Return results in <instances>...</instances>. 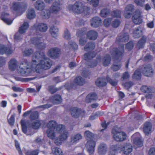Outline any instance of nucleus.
Returning <instances> with one entry per match:
<instances>
[{"instance_id":"nucleus-1","label":"nucleus","mask_w":155,"mask_h":155,"mask_svg":"<svg viewBox=\"0 0 155 155\" xmlns=\"http://www.w3.org/2000/svg\"><path fill=\"white\" fill-rule=\"evenodd\" d=\"M69 10H72L77 14L82 13L84 15H88L90 13V8L85 6L81 2H77L73 5H69L68 6Z\"/></svg>"},{"instance_id":"nucleus-2","label":"nucleus","mask_w":155,"mask_h":155,"mask_svg":"<svg viewBox=\"0 0 155 155\" xmlns=\"http://www.w3.org/2000/svg\"><path fill=\"white\" fill-rule=\"evenodd\" d=\"M52 64V61L49 58L44 60H41L38 63L31 65L32 68H34L35 71L38 73H40L42 69L47 70L49 69Z\"/></svg>"},{"instance_id":"nucleus-3","label":"nucleus","mask_w":155,"mask_h":155,"mask_svg":"<svg viewBox=\"0 0 155 155\" xmlns=\"http://www.w3.org/2000/svg\"><path fill=\"white\" fill-rule=\"evenodd\" d=\"M111 55L115 60L120 61L124 55V45L121 44L118 48H114L110 51Z\"/></svg>"},{"instance_id":"nucleus-4","label":"nucleus","mask_w":155,"mask_h":155,"mask_svg":"<svg viewBox=\"0 0 155 155\" xmlns=\"http://www.w3.org/2000/svg\"><path fill=\"white\" fill-rule=\"evenodd\" d=\"M57 125L56 123L53 121H50L48 123V129L46 133L48 137L51 139H53L55 137V130Z\"/></svg>"},{"instance_id":"nucleus-5","label":"nucleus","mask_w":155,"mask_h":155,"mask_svg":"<svg viewBox=\"0 0 155 155\" xmlns=\"http://www.w3.org/2000/svg\"><path fill=\"white\" fill-rule=\"evenodd\" d=\"M112 133L113 134L114 138L117 141H122L125 140L127 135L124 132H119L117 130V128L115 127L112 130Z\"/></svg>"},{"instance_id":"nucleus-6","label":"nucleus","mask_w":155,"mask_h":155,"mask_svg":"<svg viewBox=\"0 0 155 155\" xmlns=\"http://www.w3.org/2000/svg\"><path fill=\"white\" fill-rule=\"evenodd\" d=\"M48 58L44 52L42 51L36 52L33 56L31 65L36 63H38L41 60H44Z\"/></svg>"},{"instance_id":"nucleus-7","label":"nucleus","mask_w":155,"mask_h":155,"mask_svg":"<svg viewBox=\"0 0 155 155\" xmlns=\"http://www.w3.org/2000/svg\"><path fill=\"white\" fill-rule=\"evenodd\" d=\"M141 72L144 76L150 77L153 74V70L150 64L144 65L141 69Z\"/></svg>"},{"instance_id":"nucleus-8","label":"nucleus","mask_w":155,"mask_h":155,"mask_svg":"<svg viewBox=\"0 0 155 155\" xmlns=\"http://www.w3.org/2000/svg\"><path fill=\"white\" fill-rule=\"evenodd\" d=\"M61 7L59 2H55L50 7V12L54 14H57L61 11Z\"/></svg>"},{"instance_id":"nucleus-9","label":"nucleus","mask_w":155,"mask_h":155,"mask_svg":"<svg viewBox=\"0 0 155 155\" xmlns=\"http://www.w3.org/2000/svg\"><path fill=\"white\" fill-rule=\"evenodd\" d=\"M96 142L93 140H88L85 144V147L90 155L92 154L94 151Z\"/></svg>"},{"instance_id":"nucleus-10","label":"nucleus","mask_w":155,"mask_h":155,"mask_svg":"<svg viewBox=\"0 0 155 155\" xmlns=\"http://www.w3.org/2000/svg\"><path fill=\"white\" fill-rule=\"evenodd\" d=\"M60 50L58 48H53L50 49L48 52V54L51 58L56 59L59 57Z\"/></svg>"},{"instance_id":"nucleus-11","label":"nucleus","mask_w":155,"mask_h":155,"mask_svg":"<svg viewBox=\"0 0 155 155\" xmlns=\"http://www.w3.org/2000/svg\"><path fill=\"white\" fill-rule=\"evenodd\" d=\"M134 7L133 5L131 4L127 6L125 8L124 15L125 18H129L130 17L133 12L134 11Z\"/></svg>"},{"instance_id":"nucleus-12","label":"nucleus","mask_w":155,"mask_h":155,"mask_svg":"<svg viewBox=\"0 0 155 155\" xmlns=\"http://www.w3.org/2000/svg\"><path fill=\"white\" fill-rule=\"evenodd\" d=\"M133 22L136 24H139L142 23V20L140 16L139 11H136L132 17Z\"/></svg>"},{"instance_id":"nucleus-13","label":"nucleus","mask_w":155,"mask_h":155,"mask_svg":"<svg viewBox=\"0 0 155 155\" xmlns=\"http://www.w3.org/2000/svg\"><path fill=\"white\" fill-rule=\"evenodd\" d=\"M121 150L124 154L127 155L132 151V147L130 143H125L121 148Z\"/></svg>"},{"instance_id":"nucleus-14","label":"nucleus","mask_w":155,"mask_h":155,"mask_svg":"<svg viewBox=\"0 0 155 155\" xmlns=\"http://www.w3.org/2000/svg\"><path fill=\"white\" fill-rule=\"evenodd\" d=\"M71 114L72 116L74 118H77L79 115L82 112H84L81 109L77 107H73L70 110Z\"/></svg>"},{"instance_id":"nucleus-15","label":"nucleus","mask_w":155,"mask_h":155,"mask_svg":"<svg viewBox=\"0 0 155 155\" xmlns=\"http://www.w3.org/2000/svg\"><path fill=\"white\" fill-rule=\"evenodd\" d=\"M87 38L91 40H95L98 36V33L97 31L94 30L88 31L86 34Z\"/></svg>"},{"instance_id":"nucleus-16","label":"nucleus","mask_w":155,"mask_h":155,"mask_svg":"<svg viewBox=\"0 0 155 155\" xmlns=\"http://www.w3.org/2000/svg\"><path fill=\"white\" fill-rule=\"evenodd\" d=\"M91 25L95 28L98 27L101 23V19L99 17H93L91 20Z\"/></svg>"},{"instance_id":"nucleus-17","label":"nucleus","mask_w":155,"mask_h":155,"mask_svg":"<svg viewBox=\"0 0 155 155\" xmlns=\"http://www.w3.org/2000/svg\"><path fill=\"white\" fill-rule=\"evenodd\" d=\"M97 98V94L95 93H91L86 96L85 101L86 103H88L96 101Z\"/></svg>"},{"instance_id":"nucleus-18","label":"nucleus","mask_w":155,"mask_h":155,"mask_svg":"<svg viewBox=\"0 0 155 155\" xmlns=\"http://www.w3.org/2000/svg\"><path fill=\"white\" fill-rule=\"evenodd\" d=\"M60 133L61 135H64L66 132V136H67L68 132L65 130V127L64 125H57L55 132Z\"/></svg>"},{"instance_id":"nucleus-19","label":"nucleus","mask_w":155,"mask_h":155,"mask_svg":"<svg viewBox=\"0 0 155 155\" xmlns=\"http://www.w3.org/2000/svg\"><path fill=\"white\" fill-rule=\"evenodd\" d=\"M95 84L98 87H102L107 84L106 78H99L95 81Z\"/></svg>"},{"instance_id":"nucleus-20","label":"nucleus","mask_w":155,"mask_h":155,"mask_svg":"<svg viewBox=\"0 0 155 155\" xmlns=\"http://www.w3.org/2000/svg\"><path fill=\"white\" fill-rule=\"evenodd\" d=\"M129 39V35L128 33H121L117 38V42H126Z\"/></svg>"},{"instance_id":"nucleus-21","label":"nucleus","mask_w":155,"mask_h":155,"mask_svg":"<svg viewBox=\"0 0 155 155\" xmlns=\"http://www.w3.org/2000/svg\"><path fill=\"white\" fill-rule=\"evenodd\" d=\"M35 27L36 31H39L42 32H45L48 29L47 24L43 23H39L38 25H35Z\"/></svg>"},{"instance_id":"nucleus-22","label":"nucleus","mask_w":155,"mask_h":155,"mask_svg":"<svg viewBox=\"0 0 155 155\" xmlns=\"http://www.w3.org/2000/svg\"><path fill=\"white\" fill-rule=\"evenodd\" d=\"M18 61L15 59H11L8 62L9 68L11 71L15 70L17 66Z\"/></svg>"},{"instance_id":"nucleus-23","label":"nucleus","mask_w":155,"mask_h":155,"mask_svg":"<svg viewBox=\"0 0 155 155\" xmlns=\"http://www.w3.org/2000/svg\"><path fill=\"white\" fill-rule=\"evenodd\" d=\"M95 47L94 42L91 41L88 42L84 47V50L86 51H89L93 50Z\"/></svg>"},{"instance_id":"nucleus-24","label":"nucleus","mask_w":155,"mask_h":155,"mask_svg":"<svg viewBox=\"0 0 155 155\" xmlns=\"http://www.w3.org/2000/svg\"><path fill=\"white\" fill-rule=\"evenodd\" d=\"M66 133V132L65 133ZM68 137L66 136V134L65 133V135H61L59 137L57 138L55 141L54 143L57 145H59L61 144L62 141L66 140Z\"/></svg>"},{"instance_id":"nucleus-25","label":"nucleus","mask_w":155,"mask_h":155,"mask_svg":"<svg viewBox=\"0 0 155 155\" xmlns=\"http://www.w3.org/2000/svg\"><path fill=\"white\" fill-rule=\"evenodd\" d=\"M111 57L109 54H106L101 59V62L104 66H108L110 63Z\"/></svg>"},{"instance_id":"nucleus-26","label":"nucleus","mask_w":155,"mask_h":155,"mask_svg":"<svg viewBox=\"0 0 155 155\" xmlns=\"http://www.w3.org/2000/svg\"><path fill=\"white\" fill-rule=\"evenodd\" d=\"M132 138L133 139L134 144L139 147H141L143 145V142L139 137H136V134L133 135Z\"/></svg>"},{"instance_id":"nucleus-27","label":"nucleus","mask_w":155,"mask_h":155,"mask_svg":"<svg viewBox=\"0 0 155 155\" xmlns=\"http://www.w3.org/2000/svg\"><path fill=\"white\" fill-rule=\"evenodd\" d=\"M152 129V125L150 122H147L144 124L143 130L146 134H148L151 132Z\"/></svg>"},{"instance_id":"nucleus-28","label":"nucleus","mask_w":155,"mask_h":155,"mask_svg":"<svg viewBox=\"0 0 155 155\" xmlns=\"http://www.w3.org/2000/svg\"><path fill=\"white\" fill-rule=\"evenodd\" d=\"M35 6L36 9L40 10H43L45 7V3L41 0L37 1L35 4Z\"/></svg>"},{"instance_id":"nucleus-29","label":"nucleus","mask_w":155,"mask_h":155,"mask_svg":"<svg viewBox=\"0 0 155 155\" xmlns=\"http://www.w3.org/2000/svg\"><path fill=\"white\" fill-rule=\"evenodd\" d=\"M101 58L100 56H98L97 57L96 60H93L90 62L88 65L90 67L92 68L95 67L98 63H100L101 62Z\"/></svg>"},{"instance_id":"nucleus-30","label":"nucleus","mask_w":155,"mask_h":155,"mask_svg":"<svg viewBox=\"0 0 155 155\" xmlns=\"http://www.w3.org/2000/svg\"><path fill=\"white\" fill-rule=\"evenodd\" d=\"M8 15L9 14L7 13H2L1 17V19L7 24L10 25L12 23V20L6 18V16Z\"/></svg>"},{"instance_id":"nucleus-31","label":"nucleus","mask_w":155,"mask_h":155,"mask_svg":"<svg viewBox=\"0 0 155 155\" xmlns=\"http://www.w3.org/2000/svg\"><path fill=\"white\" fill-rule=\"evenodd\" d=\"M23 3L19 2H13L11 8L15 11H20L23 8Z\"/></svg>"},{"instance_id":"nucleus-32","label":"nucleus","mask_w":155,"mask_h":155,"mask_svg":"<svg viewBox=\"0 0 155 155\" xmlns=\"http://www.w3.org/2000/svg\"><path fill=\"white\" fill-rule=\"evenodd\" d=\"M42 41V38L39 37L33 38L31 39V43L37 47Z\"/></svg>"},{"instance_id":"nucleus-33","label":"nucleus","mask_w":155,"mask_h":155,"mask_svg":"<svg viewBox=\"0 0 155 155\" xmlns=\"http://www.w3.org/2000/svg\"><path fill=\"white\" fill-rule=\"evenodd\" d=\"M140 28H135L133 30L132 36L134 38H139L142 35V33Z\"/></svg>"},{"instance_id":"nucleus-34","label":"nucleus","mask_w":155,"mask_h":155,"mask_svg":"<svg viewBox=\"0 0 155 155\" xmlns=\"http://www.w3.org/2000/svg\"><path fill=\"white\" fill-rule=\"evenodd\" d=\"M29 25L28 23L25 22L21 26L19 27L18 31L21 34H23L26 31L28 28Z\"/></svg>"},{"instance_id":"nucleus-35","label":"nucleus","mask_w":155,"mask_h":155,"mask_svg":"<svg viewBox=\"0 0 155 155\" xmlns=\"http://www.w3.org/2000/svg\"><path fill=\"white\" fill-rule=\"evenodd\" d=\"M96 55L94 52H88L85 53L84 56V60L88 61L94 57Z\"/></svg>"},{"instance_id":"nucleus-36","label":"nucleus","mask_w":155,"mask_h":155,"mask_svg":"<svg viewBox=\"0 0 155 155\" xmlns=\"http://www.w3.org/2000/svg\"><path fill=\"white\" fill-rule=\"evenodd\" d=\"M107 149L106 145L104 143H101L98 147V151L100 154H103L105 153Z\"/></svg>"},{"instance_id":"nucleus-37","label":"nucleus","mask_w":155,"mask_h":155,"mask_svg":"<svg viewBox=\"0 0 155 155\" xmlns=\"http://www.w3.org/2000/svg\"><path fill=\"white\" fill-rule=\"evenodd\" d=\"M121 67V63L120 61L117 60H114V62L111 66V69L114 71L119 70Z\"/></svg>"},{"instance_id":"nucleus-38","label":"nucleus","mask_w":155,"mask_h":155,"mask_svg":"<svg viewBox=\"0 0 155 155\" xmlns=\"http://www.w3.org/2000/svg\"><path fill=\"white\" fill-rule=\"evenodd\" d=\"M27 17L29 19L34 18L35 16V12L34 9L31 8L29 9L26 14Z\"/></svg>"},{"instance_id":"nucleus-39","label":"nucleus","mask_w":155,"mask_h":155,"mask_svg":"<svg viewBox=\"0 0 155 155\" xmlns=\"http://www.w3.org/2000/svg\"><path fill=\"white\" fill-rule=\"evenodd\" d=\"M74 82L77 85L82 86L85 83L84 79L81 76L76 77L74 79Z\"/></svg>"},{"instance_id":"nucleus-40","label":"nucleus","mask_w":155,"mask_h":155,"mask_svg":"<svg viewBox=\"0 0 155 155\" xmlns=\"http://www.w3.org/2000/svg\"><path fill=\"white\" fill-rule=\"evenodd\" d=\"M50 32L53 37H57L58 32V29L56 27L51 26L50 28Z\"/></svg>"},{"instance_id":"nucleus-41","label":"nucleus","mask_w":155,"mask_h":155,"mask_svg":"<svg viewBox=\"0 0 155 155\" xmlns=\"http://www.w3.org/2000/svg\"><path fill=\"white\" fill-rule=\"evenodd\" d=\"M51 13L49 10L45 9L42 12L41 16L44 19H48L49 18Z\"/></svg>"},{"instance_id":"nucleus-42","label":"nucleus","mask_w":155,"mask_h":155,"mask_svg":"<svg viewBox=\"0 0 155 155\" xmlns=\"http://www.w3.org/2000/svg\"><path fill=\"white\" fill-rule=\"evenodd\" d=\"M141 90L142 92L146 93L154 92V91L151 87H148L146 86H142L141 88Z\"/></svg>"},{"instance_id":"nucleus-43","label":"nucleus","mask_w":155,"mask_h":155,"mask_svg":"<svg viewBox=\"0 0 155 155\" xmlns=\"http://www.w3.org/2000/svg\"><path fill=\"white\" fill-rule=\"evenodd\" d=\"M84 136L87 140H93L94 135L93 134L88 130H86L84 133Z\"/></svg>"},{"instance_id":"nucleus-44","label":"nucleus","mask_w":155,"mask_h":155,"mask_svg":"<svg viewBox=\"0 0 155 155\" xmlns=\"http://www.w3.org/2000/svg\"><path fill=\"white\" fill-rule=\"evenodd\" d=\"M146 38L145 36H143L141 39L138 42L137 45V47L139 49L143 48L146 42Z\"/></svg>"},{"instance_id":"nucleus-45","label":"nucleus","mask_w":155,"mask_h":155,"mask_svg":"<svg viewBox=\"0 0 155 155\" xmlns=\"http://www.w3.org/2000/svg\"><path fill=\"white\" fill-rule=\"evenodd\" d=\"M52 153L54 155H63V153L61 150L58 147H54L51 148Z\"/></svg>"},{"instance_id":"nucleus-46","label":"nucleus","mask_w":155,"mask_h":155,"mask_svg":"<svg viewBox=\"0 0 155 155\" xmlns=\"http://www.w3.org/2000/svg\"><path fill=\"white\" fill-rule=\"evenodd\" d=\"M51 100L53 103L58 104L61 102V98L59 95L56 94L51 97Z\"/></svg>"},{"instance_id":"nucleus-47","label":"nucleus","mask_w":155,"mask_h":155,"mask_svg":"<svg viewBox=\"0 0 155 155\" xmlns=\"http://www.w3.org/2000/svg\"><path fill=\"white\" fill-rule=\"evenodd\" d=\"M141 74L139 69L136 70L132 76V78L135 80H139L141 78Z\"/></svg>"},{"instance_id":"nucleus-48","label":"nucleus","mask_w":155,"mask_h":155,"mask_svg":"<svg viewBox=\"0 0 155 155\" xmlns=\"http://www.w3.org/2000/svg\"><path fill=\"white\" fill-rule=\"evenodd\" d=\"M82 136L80 134H76L73 136L71 138V141L73 143H74L79 140L81 139Z\"/></svg>"},{"instance_id":"nucleus-49","label":"nucleus","mask_w":155,"mask_h":155,"mask_svg":"<svg viewBox=\"0 0 155 155\" xmlns=\"http://www.w3.org/2000/svg\"><path fill=\"white\" fill-rule=\"evenodd\" d=\"M36 77H34L32 78H22L19 77H16L15 78V79L17 81H21L22 82H26L31 80H34L37 78Z\"/></svg>"},{"instance_id":"nucleus-50","label":"nucleus","mask_w":155,"mask_h":155,"mask_svg":"<svg viewBox=\"0 0 155 155\" xmlns=\"http://www.w3.org/2000/svg\"><path fill=\"white\" fill-rule=\"evenodd\" d=\"M39 117L38 112L37 111H34L30 114V119L33 120L38 119Z\"/></svg>"},{"instance_id":"nucleus-51","label":"nucleus","mask_w":155,"mask_h":155,"mask_svg":"<svg viewBox=\"0 0 155 155\" xmlns=\"http://www.w3.org/2000/svg\"><path fill=\"white\" fill-rule=\"evenodd\" d=\"M31 68H26L25 70V73L23 74V76H26L29 75L31 74V71L32 70L34 71H35V70L33 68H32L31 64Z\"/></svg>"},{"instance_id":"nucleus-52","label":"nucleus","mask_w":155,"mask_h":155,"mask_svg":"<svg viewBox=\"0 0 155 155\" xmlns=\"http://www.w3.org/2000/svg\"><path fill=\"white\" fill-rule=\"evenodd\" d=\"M107 83L109 82L113 86H115L117 84V81L116 80H113L108 76L106 77Z\"/></svg>"},{"instance_id":"nucleus-53","label":"nucleus","mask_w":155,"mask_h":155,"mask_svg":"<svg viewBox=\"0 0 155 155\" xmlns=\"http://www.w3.org/2000/svg\"><path fill=\"white\" fill-rule=\"evenodd\" d=\"M110 13L109 10L107 9H104L101 10V16L103 17H106L108 16Z\"/></svg>"},{"instance_id":"nucleus-54","label":"nucleus","mask_w":155,"mask_h":155,"mask_svg":"<svg viewBox=\"0 0 155 155\" xmlns=\"http://www.w3.org/2000/svg\"><path fill=\"white\" fill-rule=\"evenodd\" d=\"M33 52V51L32 49H26L23 52V55L25 56H29Z\"/></svg>"},{"instance_id":"nucleus-55","label":"nucleus","mask_w":155,"mask_h":155,"mask_svg":"<svg viewBox=\"0 0 155 155\" xmlns=\"http://www.w3.org/2000/svg\"><path fill=\"white\" fill-rule=\"evenodd\" d=\"M112 16L114 17L120 18L121 14L119 10L114 11L111 13Z\"/></svg>"},{"instance_id":"nucleus-56","label":"nucleus","mask_w":155,"mask_h":155,"mask_svg":"<svg viewBox=\"0 0 155 155\" xmlns=\"http://www.w3.org/2000/svg\"><path fill=\"white\" fill-rule=\"evenodd\" d=\"M38 150L31 151L27 150L25 153L26 155H38Z\"/></svg>"},{"instance_id":"nucleus-57","label":"nucleus","mask_w":155,"mask_h":155,"mask_svg":"<svg viewBox=\"0 0 155 155\" xmlns=\"http://www.w3.org/2000/svg\"><path fill=\"white\" fill-rule=\"evenodd\" d=\"M71 34L68 30L66 29L64 31V37L66 39L69 40L71 38Z\"/></svg>"},{"instance_id":"nucleus-58","label":"nucleus","mask_w":155,"mask_h":155,"mask_svg":"<svg viewBox=\"0 0 155 155\" xmlns=\"http://www.w3.org/2000/svg\"><path fill=\"white\" fill-rule=\"evenodd\" d=\"M40 125V122L38 120H36L32 124V127L34 129H36L39 127Z\"/></svg>"},{"instance_id":"nucleus-59","label":"nucleus","mask_w":155,"mask_h":155,"mask_svg":"<svg viewBox=\"0 0 155 155\" xmlns=\"http://www.w3.org/2000/svg\"><path fill=\"white\" fill-rule=\"evenodd\" d=\"M87 41V40L85 38L81 37L79 40V44L81 46H84L85 44Z\"/></svg>"},{"instance_id":"nucleus-60","label":"nucleus","mask_w":155,"mask_h":155,"mask_svg":"<svg viewBox=\"0 0 155 155\" xmlns=\"http://www.w3.org/2000/svg\"><path fill=\"white\" fill-rule=\"evenodd\" d=\"M134 46V44L132 41H130L126 45V48L128 51L132 49Z\"/></svg>"},{"instance_id":"nucleus-61","label":"nucleus","mask_w":155,"mask_h":155,"mask_svg":"<svg viewBox=\"0 0 155 155\" xmlns=\"http://www.w3.org/2000/svg\"><path fill=\"white\" fill-rule=\"evenodd\" d=\"M15 117V114L12 115L10 118L8 120V122L11 126L13 125L14 124Z\"/></svg>"},{"instance_id":"nucleus-62","label":"nucleus","mask_w":155,"mask_h":155,"mask_svg":"<svg viewBox=\"0 0 155 155\" xmlns=\"http://www.w3.org/2000/svg\"><path fill=\"white\" fill-rule=\"evenodd\" d=\"M90 72L87 69L84 68L83 69L81 72V75L83 76L86 77L88 76L90 74Z\"/></svg>"},{"instance_id":"nucleus-63","label":"nucleus","mask_w":155,"mask_h":155,"mask_svg":"<svg viewBox=\"0 0 155 155\" xmlns=\"http://www.w3.org/2000/svg\"><path fill=\"white\" fill-rule=\"evenodd\" d=\"M112 19L111 18H108L105 19L104 21V24L105 26H108L110 24Z\"/></svg>"},{"instance_id":"nucleus-64","label":"nucleus","mask_w":155,"mask_h":155,"mask_svg":"<svg viewBox=\"0 0 155 155\" xmlns=\"http://www.w3.org/2000/svg\"><path fill=\"white\" fill-rule=\"evenodd\" d=\"M19 32H18L16 33L15 35L14 36V39L15 40L18 41L21 39L22 38V36Z\"/></svg>"}]
</instances>
